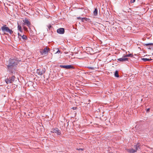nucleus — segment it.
<instances>
[{
	"mask_svg": "<svg viewBox=\"0 0 153 153\" xmlns=\"http://www.w3.org/2000/svg\"><path fill=\"white\" fill-rule=\"evenodd\" d=\"M50 50V49L46 46L44 49L41 50L40 52L42 55L46 56L48 54V53Z\"/></svg>",
	"mask_w": 153,
	"mask_h": 153,
	"instance_id": "nucleus-1",
	"label": "nucleus"
},
{
	"mask_svg": "<svg viewBox=\"0 0 153 153\" xmlns=\"http://www.w3.org/2000/svg\"><path fill=\"white\" fill-rule=\"evenodd\" d=\"M18 63V60L15 59H10L9 60V64L8 67L13 66L16 65Z\"/></svg>",
	"mask_w": 153,
	"mask_h": 153,
	"instance_id": "nucleus-2",
	"label": "nucleus"
},
{
	"mask_svg": "<svg viewBox=\"0 0 153 153\" xmlns=\"http://www.w3.org/2000/svg\"><path fill=\"white\" fill-rule=\"evenodd\" d=\"M1 29L2 31L4 32H6L9 33L10 34H11L13 33V31L10 29L9 28L7 27L6 25H4L1 27Z\"/></svg>",
	"mask_w": 153,
	"mask_h": 153,
	"instance_id": "nucleus-3",
	"label": "nucleus"
},
{
	"mask_svg": "<svg viewBox=\"0 0 153 153\" xmlns=\"http://www.w3.org/2000/svg\"><path fill=\"white\" fill-rule=\"evenodd\" d=\"M15 78L14 76H13L9 78L5 79V81L7 84L12 83L14 81Z\"/></svg>",
	"mask_w": 153,
	"mask_h": 153,
	"instance_id": "nucleus-4",
	"label": "nucleus"
},
{
	"mask_svg": "<svg viewBox=\"0 0 153 153\" xmlns=\"http://www.w3.org/2000/svg\"><path fill=\"white\" fill-rule=\"evenodd\" d=\"M23 25H26L28 27H31V24L29 20L27 18L23 20Z\"/></svg>",
	"mask_w": 153,
	"mask_h": 153,
	"instance_id": "nucleus-5",
	"label": "nucleus"
},
{
	"mask_svg": "<svg viewBox=\"0 0 153 153\" xmlns=\"http://www.w3.org/2000/svg\"><path fill=\"white\" fill-rule=\"evenodd\" d=\"M51 132L56 133L58 135H60L61 133L60 131L57 128H53L51 129Z\"/></svg>",
	"mask_w": 153,
	"mask_h": 153,
	"instance_id": "nucleus-6",
	"label": "nucleus"
},
{
	"mask_svg": "<svg viewBox=\"0 0 153 153\" xmlns=\"http://www.w3.org/2000/svg\"><path fill=\"white\" fill-rule=\"evenodd\" d=\"M45 72V69L42 70L40 69H38L36 71L37 73L38 74V75L40 76L42 75Z\"/></svg>",
	"mask_w": 153,
	"mask_h": 153,
	"instance_id": "nucleus-7",
	"label": "nucleus"
},
{
	"mask_svg": "<svg viewBox=\"0 0 153 153\" xmlns=\"http://www.w3.org/2000/svg\"><path fill=\"white\" fill-rule=\"evenodd\" d=\"M128 58L125 57L124 56L123 57L117 59L118 62H124L125 61H128Z\"/></svg>",
	"mask_w": 153,
	"mask_h": 153,
	"instance_id": "nucleus-8",
	"label": "nucleus"
},
{
	"mask_svg": "<svg viewBox=\"0 0 153 153\" xmlns=\"http://www.w3.org/2000/svg\"><path fill=\"white\" fill-rule=\"evenodd\" d=\"M57 32L58 33L60 34H63L65 32V29L62 28H60L57 30Z\"/></svg>",
	"mask_w": 153,
	"mask_h": 153,
	"instance_id": "nucleus-9",
	"label": "nucleus"
},
{
	"mask_svg": "<svg viewBox=\"0 0 153 153\" xmlns=\"http://www.w3.org/2000/svg\"><path fill=\"white\" fill-rule=\"evenodd\" d=\"M145 45L147 46V48L149 49L153 50V43H147L145 44Z\"/></svg>",
	"mask_w": 153,
	"mask_h": 153,
	"instance_id": "nucleus-10",
	"label": "nucleus"
},
{
	"mask_svg": "<svg viewBox=\"0 0 153 153\" xmlns=\"http://www.w3.org/2000/svg\"><path fill=\"white\" fill-rule=\"evenodd\" d=\"M140 144L139 143H137L136 145H134V147L135 148L134 149L136 152L139 149H140Z\"/></svg>",
	"mask_w": 153,
	"mask_h": 153,
	"instance_id": "nucleus-11",
	"label": "nucleus"
},
{
	"mask_svg": "<svg viewBox=\"0 0 153 153\" xmlns=\"http://www.w3.org/2000/svg\"><path fill=\"white\" fill-rule=\"evenodd\" d=\"M126 151L130 153H134L135 152H136L134 149H133L132 148L131 149H126Z\"/></svg>",
	"mask_w": 153,
	"mask_h": 153,
	"instance_id": "nucleus-12",
	"label": "nucleus"
},
{
	"mask_svg": "<svg viewBox=\"0 0 153 153\" xmlns=\"http://www.w3.org/2000/svg\"><path fill=\"white\" fill-rule=\"evenodd\" d=\"M77 19H81V20L83 22H84L85 21H88L90 20V19L86 18H81L80 17H79L77 18Z\"/></svg>",
	"mask_w": 153,
	"mask_h": 153,
	"instance_id": "nucleus-13",
	"label": "nucleus"
},
{
	"mask_svg": "<svg viewBox=\"0 0 153 153\" xmlns=\"http://www.w3.org/2000/svg\"><path fill=\"white\" fill-rule=\"evenodd\" d=\"M28 28L30 31V34L32 36L34 35V31L31 29V27H29Z\"/></svg>",
	"mask_w": 153,
	"mask_h": 153,
	"instance_id": "nucleus-14",
	"label": "nucleus"
},
{
	"mask_svg": "<svg viewBox=\"0 0 153 153\" xmlns=\"http://www.w3.org/2000/svg\"><path fill=\"white\" fill-rule=\"evenodd\" d=\"M98 9L97 8H95L93 12L94 15L95 16H96L98 14Z\"/></svg>",
	"mask_w": 153,
	"mask_h": 153,
	"instance_id": "nucleus-15",
	"label": "nucleus"
},
{
	"mask_svg": "<svg viewBox=\"0 0 153 153\" xmlns=\"http://www.w3.org/2000/svg\"><path fill=\"white\" fill-rule=\"evenodd\" d=\"M65 68L66 69H69L73 68V66L71 65H66L65 66Z\"/></svg>",
	"mask_w": 153,
	"mask_h": 153,
	"instance_id": "nucleus-16",
	"label": "nucleus"
},
{
	"mask_svg": "<svg viewBox=\"0 0 153 153\" xmlns=\"http://www.w3.org/2000/svg\"><path fill=\"white\" fill-rule=\"evenodd\" d=\"M18 30H19L22 33L23 32L22 30V27L20 25L18 24Z\"/></svg>",
	"mask_w": 153,
	"mask_h": 153,
	"instance_id": "nucleus-17",
	"label": "nucleus"
},
{
	"mask_svg": "<svg viewBox=\"0 0 153 153\" xmlns=\"http://www.w3.org/2000/svg\"><path fill=\"white\" fill-rule=\"evenodd\" d=\"M141 59L145 62L151 60V59H147L145 58H142Z\"/></svg>",
	"mask_w": 153,
	"mask_h": 153,
	"instance_id": "nucleus-18",
	"label": "nucleus"
},
{
	"mask_svg": "<svg viewBox=\"0 0 153 153\" xmlns=\"http://www.w3.org/2000/svg\"><path fill=\"white\" fill-rule=\"evenodd\" d=\"M22 38L23 39L26 40L27 39V37L26 35H23L22 36Z\"/></svg>",
	"mask_w": 153,
	"mask_h": 153,
	"instance_id": "nucleus-19",
	"label": "nucleus"
},
{
	"mask_svg": "<svg viewBox=\"0 0 153 153\" xmlns=\"http://www.w3.org/2000/svg\"><path fill=\"white\" fill-rule=\"evenodd\" d=\"M114 75L115 77H118L119 76V75L118 74V72L117 71H115V73Z\"/></svg>",
	"mask_w": 153,
	"mask_h": 153,
	"instance_id": "nucleus-20",
	"label": "nucleus"
},
{
	"mask_svg": "<svg viewBox=\"0 0 153 153\" xmlns=\"http://www.w3.org/2000/svg\"><path fill=\"white\" fill-rule=\"evenodd\" d=\"M23 29L24 30H25L27 32L28 31V30L27 28L25 26H23Z\"/></svg>",
	"mask_w": 153,
	"mask_h": 153,
	"instance_id": "nucleus-21",
	"label": "nucleus"
},
{
	"mask_svg": "<svg viewBox=\"0 0 153 153\" xmlns=\"http://www.w3.org/2000/svg\"><path fill=\"white\" fill-rule=\"evenodd\" d=\"M18 38H19V39L21 40V37H22V34H20L19 33H18Z\"/></svg>",
	"mask_w": 153,
	"mask_h": 153,
	"instance_id": "nucleus-22",
	"label": "nucleus"
},
{
	"mask_svg": "<svg viewBox=\"0 0 153 153\" xmlns=\"http://www.w3.org/2000/svg\"><path fill=\"white\" fill-rule=\"evenodd\" d=\"M125 57H132V55L131 54H126V55H125Z\"/></svg>",
	"mask_w": 153,
	"mask_h": 153,
	"instance_id": "nucleus-23",
	"label": "nucleus"
},
{
	"mask_svg": "<svg viewBox=\"0 0 153 153\" xmlns=\"http://www.w3.org/2000/svg\"><path fill=\"white\" fill-rule=\"evenodd\" d=\"M55 49L56 50H57V51L56 52V53H61V51H59L58 48H56V49Z\"/></svg>",
	"mask_w": 153,
	"mask_h": 153,
	"instance_id": "nucleus-24",
	"label": "nucleus"
},
{
	"mask_svg": "<svg viewBox=\"0 0 153 153\" xmlns=\"http://www.w3.org/2000/svg\"><path fill=\"white\" fill-rule=\"evenodd\" d=\"M65 65H61L60 66L61 67L65 68Z\"/></svg>",
	"mask_w": 153,
	"mask_h": 153,
	"instance_id": "nucleus-25",
	"label": "nucleus"
},
{
	"mask_svg": "<svg viewBox=\"0 0 153 153\" xmlns=\"http://www.w3.org/2000/svg\"><path fill=\"white\" fill-rule=\"evenodd\" d=\"M76 149L78 150H82V151L83 150V149H81V148H80L79 149Z\"/></svg>",
	"mask_w": 153,
	"mask_h": 153,
	"instance_id": "nucleus-26",
	"label": "nucleus"
},
{
	"mask_svg": "<svg viewBox=\"0 0 153 153\" xmlns=\"http://www.w3.org/2000/svg\"><path fill=\"white\" fill-rule=\"evenodd\" d=\"M135 0H133L132 1L131 0V3H132L134 2H135Z\"/></svg>",
	"mask_w": 153,
	"mask_h": 153,
	"instance_id": "nucleus-27",
	"label": "nucleus"
},
{
	"mask_svg": "<svg viewBox=\"0 0 153 153\" xmlns=\"http://www.w3.org/2000/svg\"><path fill=\"white\" fill-rule=\"evenodd\" d=\"M149 110H150V108H148V109L146 110V112H148L149 111Z\"/></svg>",
	"mask_w": 153,
	"mask_h": 153,
	"instance_id": "nucleus-28",
	"label": "nucleus"
},
{
	"mask_svg": "<svg viewBox=\"0 0 153 153\" xmlns=\"http://www.w3.org/2000/svg\"><path fill=\"white\" fill-rule=\"evenodd\" d=\"M76 107H73V109H76Z\"/></svg>",
	"mask_w": 153,
	"mask_h": 153,
	"instance_id": "nucleus-29",
	"label": "nucleus"
},
{
	"mask_svg": "<svg viewBox=\"0 0 153 153\" xmlns=\"http://www.w3.org/2000/svg\"><path fill=\"white\" fill-rule=\"evenodd\" d=\"M89 68H91V69H92V68H91V67Z\"/></svg>",
	"mask_w": 153,
	"mask_h": 153,
	"instance_id": "nucleus-30",
	"label": "nucleus"
},
{
	"mask_svg": "<svg viewBox=\"0 0 153 153\" xmlns=\"http://www.w3.org/2000/svg\"><path fill=\"white\" fill-rule=\"evenodd\" d=\"M33 27V30H34V27Z\"/></svg>",
	"mask_w": 153,
	"mask_h": 153,
	"instance_id": "nucleus-31",
	"label": "nucleus"
},
{
	"mask_svg": "<svg viewBox=\"0 0 153 153\" xmlns=\"http://www.w3.org/2000/svg\"><path fill=\"white\" fill-rule=\"evenodd\" d=\"M54 51H56V50H53Z\"/></svg>",
	"mask_w": 153,
	"mask_h": 153,
	"instance_id": "nucleus-32",
	"label": "nucleus"
},
{
	"mask_svg": "<svg viewBox=\"0 0 153 153\" xmlns=\"http://www.w3.org/2000/svg\"><path fill=\"white\" fill-rule=\"evenodd\" d=\"M54 51H56V50H53Z\"/></svg>",
	"mask_w": 153,
	"mask_h": 153,
	"instance_id": "nucleus-33",
	"label": "nucleus"
}]
</instances>
